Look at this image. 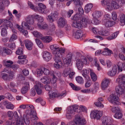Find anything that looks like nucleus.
<instances>
[{
    "instance_id": "obj_1",
    "label": "nucleus",
    "mask_w": 125,
    "mask_h": 125,
    "mask_svg": "<svg viewBox=\"0 0 125 125\" xmlns=\"http://www.w3.org/2000/svg\"><path fill=\"white\" fill-rule=\"evenodd\" d=\"M50 48L52 51V53L55 56L54 59L55 62L54 63V66L57 69H59L63 65L61 58L62 56V53L65 52V49L59 47L56 44L51 45Z\"/></svg>"
},
{
    "instance_id": "obj_2",
    "label": "nucleus",
    "mask_w": 125,
    "mask_h": 125,
    "mask_svg": "<svg viewBox=\"0 0 125 125\" xmlns=\"http://www.w3.org/2000/svg\"><path fill=\"white\" fill-rule=\"evenodd\" d=\"M26 22L24 21L22 22L21 24L22 27L27 29L31 30L33 29V27L31 28L28 24L31 25L33 24L34 22V18L33 16L32 15L28 16L26 18Z\"/></svg>"
},
{
    "instance_id": "obj_3",
    "label": "nucleus",
    "mask_w": 125,
    "mask_h": 125,
    "mask_svg": "<svg viewBox=\"0 0 125 125\" xmlns=\"http://www.w3.org/2000/svg\"><path fill=\"white\" fill-rule=\"evenodd\" d=\"M79 107L77 105H74L68 107L66 115V117L68 119H69L71 118L72 115L74 114V112L76 111Z\"/></svg>"
},
{
    "instance_id": "obj_4",
    "label": "nucleus",
    "mask_w": 125,
    "mask_h": 125,
    "mask_svg": "<svg viewBox=\"0 0 125 125\" xmlns=\"http://www.w3.org/2000/svg\"><path fill=\"white\" fill-rule=\"evenodd\" d=\"M26 108L28 109L26 111V113L27 112L28 113V112L29 111H30L31 112V119L32 121L33 120H37L38 118L36 115V114L35 112H33L32 113L31 111L32 110H33L34 109V107L31 104H26Z\"/></svg>"
},
{
    "instance_id": "obj_5",
    "label": "nucleus",
    "mask_w": 125,
    "mask_h": 125,
    "mask_svg": "<svg viewBox=\"0 0 125 125\" xmlns=\"http://www.w3.org/2000/svg\"><path fill=\"white\" fill-rule=\"evenodd\" d=\"M108 100L109 102L114 105H117L120 104L119 98L115 94L110 95L109 97L108 98Z\"/></svg>"
},
{
    "instance_id": "obj_6",
    "label": "nucleus",
    "mask_w": 125,
    "mask_h": 125,
    "mask_svg": "<svg viewBox=\"0 0 125 125\" xmlns=\"http://www.w3.org/2000/svg\"><path fill=\"white\" fill-rule=\"evenodd\" d=\"M89 62H87V59L85 58L82 61L80 59H78L76 62V64L78 69L81 70L82 69L84 66V64H88Z\"/></svg>"
},
{
    "instance_id": "obj_7",
    "label": "nucleus",
    "mask_w": 125,
    "mask_h": 125,
    "mask_svg": "<svg viewBox=\"0 0 125 125\" xmlns=\"http://www.w3.org/2000/svg\"><path fill=\"white\" fill-rule=\"evenodd\" d=\"M38 6L39 7H36L35 8L34 11H38L42 13H46L48 12L46 10V7L45 6L41 3L38 4Z\"/></svg>"
},
{
    "instance_id": "obj_8",
    "label": "nucleus",
    "mask_w": 125,
    "mask_h": 125,
    "mask_svg": "<svg viewBox=\"0 0 125 125\" xmlns=\"http://www.w3.org/2000/svg\"><path fill=\"white\" fill-rule=\"evenodd\" d=\"M74 121L76 125H85L86 123L84 119L78 116H75Z\"/></svg>"
},
{
    "instance_id": "obj_9",
    "label": "nucleus",
    "mask_w": 125,
    "mask_h": 125,
    "mask_svg": "<svg viewBox=\"0 0 125 125\" xmlns=\"http://www.w3.org/2000/svg\"><path fill=\"white\" fill-rule=\"evenodd\" d=\"M102 115V112L98 111H95L91 112L90 114V116L92 118L99 119Z\"/></svg>"
},
{
    "instance_id": "obj_10",
    "label": "nucleus",
    "mask_w": 125,
    "mask_h": 125,
    "mask_svg": "<svg viewBox=\"0 0 125 125\" xmlns=\"http://www.w3.org/2000/svg\"><path fill=\"white\" fill-rule=\"evenodd\" d=\"M35 83L36 84L34 86L35 89L38 94H41L42 93V88H43L42 84L37 81Z\"/></svg>"
},
{
    "instance_id": "obj_11",
    "label": "nucleus",
    "mask_w": 125,
    "mask_h": 125,
    "mask_svg": "<svg viewBox=\"0 0 125 125\" xmlns=\"http://www.w3.org/2000/svg\"><path fill=\"white\" fill-rule=\"evenodd\" d=\"M111 4L112 7L113 6L115 9H117L123 5L124 2L123 1H122L121 2H119L114 0L111 1Z\"/></svg>"
},
{
    "instance_id": "obj_12",
    "label": "nucleus",
    "mask_w": 125,
    "mask_h": 125,
    "mask_svg": "<svg viewBox=\"0 0 125 125\" xmlns=\"http://www.w3.org/2000/svg\"><path fill=\"white\" fill-rule=\"evenodd\" d=\"M111 0H103L101 1V4L104 6H106L109 10H111L113 9L111 6Z\"/></svg>"
},
{
    "instance_id": "obj_13",
    "label": "nucleus",
    "mask_w": 125,
    "mask_h": 125,
    "mask_svg": "<svg viewBox=\"0 0 125 125\" xmlns=\"http://www.w3.org/2000/svg\"><path fill=\"white\" fill-rule=\"evenodd\" d=\"M72 55L71 52H69L66 56V58H62L63 62L65 64H70L71 62Z\"/></svg>"
},
{
    "instance_id": "obj_14",
    "label": "nucleus",
    "mask_w": 125,
    "mask_h": 125,
    "mask_svg": "<svg viewBox=\"0 0 125 125\" xmlns=\"http://www.w3.org/2000/svg\"><path fill=\"white\" fill-rule=\"evenodd\" d=\"M24 84L25 85L23 86L21 90V93L23 94L26 93L30 89V85L28 82H24Z\"/></svg>"
},
{
    "instance_id": "obj_15",
    "label": "nucleus",
    "mask_w": 125,
    "mask_h": 125,
    "mask_svg": "<svg viewBox=\"0 0 125 125\" xmlns=\"http://www.w3.org/2000/svg\"><path fill=\"white\" fill-rule=\"evenodd\" d=\"M58 26L60 28H63L66 23V21L63 18H61L57 21Z\"/></svg>"
},
{
    "instance_id": "obj_16",
    "label": "nucleus",
    "mask_w": 125,
    "mask_h": 125,
    "mask_svg": "<svg viewBox=\"0 0 125 125\" xmlns=\"http://www.w3.org/2000/svg\"><path fill=\"white\" fill-rule=\"evenodd\" d=\"M110 80L109 79H104L101 83V87L102 89L104 90L107 88L110 83Z\"/></svg>"
},
{
    "instance_id": "obj_17",
    "label": "nucleus",
    "mask_w": 125,
    "mask_h": 125,
    "mask_svg": "<svg viewBox=\"0 0 125 125\" xmlns=\"http://www.w3.org/2000/svg\"><path fill=\"white\" fill-rule=\"evenodd\" d=\"M43 57L44 60L47 62L49 61L52 57L51 54L46 51L43 52Z\"/></svg>"
},
{
    "instance_id": "obj_18",
    "label": "nucleus",
    "mask_w": 125,
    "mask_h": 125,
    "mask_svg": "<svg viewBox=\"0 0 125 125\" xmlns=\"http://www.w3.org/2000/svg\"><path fill=\"white\" fill-rule=\"evenodd\" d=\"M90 20L87 18L83 17L80 22V23L82 25V27H86L88 24L90 23Z\"/></svg>"
},
{
    "instance_id": "obj_19",
    "label": "nucleus",
    "mask_w": 125,
    "mask_h": 125,
    "mask_svg": "<svg viewBox=\"0 0 125 125\" xmlns=\"http://www.w3.org/2000/svg\"><path fill=\"white\" fill-rule=\"evenodd\" d=\"M124 86L118 85L116 86L115 90L116 93L119 95H122L123 94L125 93V91H124L123 87Z\"/></svg>"
},
{
    "instance_id": "obj_20",
    "label": "nucleus",
    "mask_w": 125,
    "mask_h": 125,
    "mask_svg": "<svg viewBox=\"0 0 125 125\" xmlns=\"http://www.w3.org/2000/svg\"><path fill=\"white\" fill-rule=\"evenodd\" d=\"M25 46L27 49L29 50H31L32 48L33 43L30 41L26 40L24 41Z\"/></svg>"
},
{
    "instance_id": "obj_21",
    "label": "nucleus",
    "mask_w": 125,
    "mask_h": 125,
    "mask_svg": "<svg viewBox=\"0 0 125 125\" xmlns=\"http://www.w3.org/2000/svg\"><path fill=\"white\" fill-rule=\"evenodd\" d=\"M117 69V67L116 65H115L113 66L112 70L108 73V75L111 76H115L116 73Z\"/></svg>"
},
{
    "instance_id": "obj_22",
    "label": "nucleus",
    "mask_w": 125,
    "mask_h": 125,
    "mask_svg": "<svg viewBox=\"0 0 125 125\" xmlns=\"http://www.w3.org/2000/svg\"><path fill=\"white\" fill-rule=\"evenodd\" d=\"M3 104L7 109L13 110L14 108L13 105L7 101H4L3 102Z\"/></svg>"
},
{
    "instance_id": "obj_23",
    "label": "nucleus",
    "mask_w": 125,
    "mask_h": 125,
    "mask_svg": "<svg viewBox=\"0 0 125 125\" xmlns=\"http://www.w3.org/2000/svg\"><path fill=\"white\" fill-rule=\"evenodd\" d=\"M49 95L50 98L51 99L58 97V93L56 90H52L51 93L49 94Z\"/></svg>"
},
{
    "instance_id": "obj_24",
    "label": "nucleus",
    "mask_w": 125,
    "mask_h": 125,
    "mask_svg": "<svg viewBox=\"0 0 125 125\" xmlns=\"http://www.w3.org/2000/svg\"><path fill=\"white\" fill-rule=\"evenodd\" d=\"M23 119L25 124L27 125H29L30 120L28 114H24L23 115Z\"/></svg>"
},
{
    "instance_id": "obj_25",
    "label": "nucleus",
    "mask_w": 125,
    "mask_h": 125,
    "mask_svg": "<svg viewBox=\"0 0 125 125\" xmlns=\"http://www.w3.org/2000/svg\"><path fill=\"white\" fill-rule=\"evenodd\" d=\"M119 19L120 21V25L122 26L125 24V15L123 13H121L119 15Z\"/></svg>"
},
{
    "instance_id": "obj_26",
    "label": "nucleus",
    "mask_w": 125,
    "mask_h": 125,
    "mask_svg": "<svg viewBox=\"0 0 125 125\" xmlns=\"http://www.w3.org/2000/svg\"><path fill=\"white\" fill-rule=\"evenodd\" d=\"M3 22L5 24H3L1 25H3L5 28H7L8 27H9L11 28L12 27V24L11 22L9 21L6 19H4Z\"/></svg>"
},
{
    "instance_id": "obj_27",
    "label": "nucleus",
    "mask_w": 125,
    "mask_h": 125,
    "mask_svg": "<svg viewBox=\"0 0 125 125\" xmlns=\"http://www.w3.org/2000/svg\"><path fill=\"white\" fill-rule=\"evenodd\" d=\"M71 72V69L70 66H68L67 68L65 69L63 74V75L64 77H68L69 73Z\"/></svg>"
},
{
    "instance_id": "obj_28",
    "label": "nucleus",
    "mask_w": 125,
    "mask_h": 125,
    "mask_svg": "<svg viewBox=\"0 0 125 125\" xmlns=\"http://www.w3.org/2000/svg\"><path fill=\"white\" fill-rule=\"evenodd\" d=\"M111 118L107 116L103 117L102 120V124L101 125H107L110 122Z\"/></svg>"
},
{
    "instance_id": "obj_29",
    "label": "nucleus",
    "mask_w": 125,
    "mask_h": 125,
    "mask_svg": "<svg viewBox=\"0 0 125 125\" xmlns=\"http://www.w3.org/2000/svg\"><path fill=\"white\" fill-rule=\"evenodd\" d=\"M104 49L106 51H104L102 52L101 54L103 55H110L111 54L113 53L112 51L109 49L107 48H106Z\"/></svg>"
},
{
    "instance_id": "obj_30",
    "label": "nucleus",
    "mask_w": 125,
    "mask_h": 125,
    "mask_svg": "<svg viewBox=\"0 0 125 125\" xmlns=\"http://www.w3.org/2000/svg\"><path fill=\"white\" fill-rule=\"evenodd\" d=\"M82 17V15L79 14L77 13L72 16L71 17V19L73 20L76 21L81 20Z\"/></svg>"
},
{
    "instance_id": "obj_31",
    "label": "nucleus",
    "mask_w": 125,
    "mask_h": 125,
    "mask_svg": "<svg viewBox=\"0 0 125 125\" xmlns=\"http://www.w3.org/2000/svg\"><path fill=\"white\" fill-rule=\"evenodd\" d=\"M5 27L3 25H1L0 26V27L1 29V35L3 36H6L7 34V28H5Z\"/></svg>"
},
{
    "instance_id": "obj_32",
    "label": "nucleus",
    "mask_w": 125,
    "mask_h": 125,
    "mask_svg": "<svg viewBox=\"0 0 125 125\" xmlns=\"http://www.w3.org/2000/svg\"><path fill=\"white\" fill-rule=\"evenodd\" d=\"M4 66L8 67H12V65L13 64V62L11 60H4L3 62Z\"/></svg>"
},
{
    "instance_id": "obj_33",
    "label": "nucleus",
    "mask_w": 125,
    "mask_h": 125,
    "mask_svg": "<svg viewBox=\"0 0 125 125\" xmlns=\"http://www.w3.org/2000/svg\"><path fill=\"white\" fill-rule=\"evenodd\" d=\"M80 22L77 21H73L72 24V26L80 29L82 27V25Z\"/></svg>"
},
{
    "instance_id": "obj_34",
    "label": "nucleus",
    "mask_w": 125,
    "mask_h": 125,
    "mask_svg": "<svg viewBox=\"0 0 125 125\" xmlns=\"http://www.w3.org/2000/svg\"><path fill=\"white\" fill-rule=\"evenodd\" d=\"M82 34L81 33L80 30H78L76 32L73 34V35L74 37L76 39H79L82 36Z\"/></svg>"
},
{
    "instance_id": "obj_35",
    "label": "nucleus",
    "mask_w": 125,
    "mask_h": 125,
    "mask_svg": "<svg viewBox=\"0 0 125 125\" xmlns=\"http://www.w3.org/2000/svg\"><path fill=\"white\" fill-rule=\"evenodd\" d=\"M119 111V112L115 113L114 115V117L119 119H121L123 116V115L121 112V109Z\"/></svg>"
},
{
    "instance_id": "obj_36",
    "label": "nucleus",
    "mask_w": 125,
    "mask_h": 125,
    "mask_svg": "<svg viewBox=\"0 0 125 125\" xmlns=\"http://www.w3.org/2000/svg\"><path fill=\"white\" fill-rule=\"evenodd\" d=\"M93 7V5L92 3H89L86 5L85 6L84 9L85 12L88 13L90 10Z\"/></svg>"
},
{
    "instance_id": "obj_37",
    "label": "nucleus",
    "mask_w": 125,
    "mask_h": 125,
    "mask_svg": "<svg viewBox=\"0 0 125 125\" xmlns=\"http://www.w3.org/2000/svg\"><path fill=\"white\" fill-rule=\"evenodd\" d=\"M52 37L50 36L42 37V40L43 41L45 42H49L52 40Z\"/></svg>"
},
{
    "instance_id": "obj_38",
    "label": "nucleus",
    "mask_w": 125,
    "mask_h": 125,
    "mask_svg": "<svg viewBox=\"0 0 125 125\" xmlns=\"http://www.w3.org/2000/svg\"><path fill=\"white\" fill-rule=\"evenodd\" d=\"M102 13L98 11H95L93 14V17L95 18H98L102 15Z\"/></svg>"
},
{
    "instance_id": "obj_39",
    "label": "nucleus",
    "mask_w": 125,
    "mask_h": 125,
    "mask_svg": "<svg viewBox=\"0 0 125 125\" xmlns=\"http://www.w3.org/2000/svg\"><path fill=\"white\" fill-rule=\"evenodd\" d=\"M40 23L38 24V27L40 29H44L47 28L48 25L46 23L44 22L40 24Z\"/></svg>"
},
{
    "instance_id": "obj_40",
    "label": "nucleus",
    "mask_w": 125,
    "mask_h": 125,
    "mask_svg": "<svg viewBox=\"0 0 125 125\" xmlns=\"http://www.w3.org/2000/svg\"><path fill=\"white\" fill-rule=\"evenodd\" d=\"M90 71L91 72V70L90 69H85L83 71V73H82V75L84 77L87 78L88 77V74L89 73Z\"/></svg>"
},
{
    "instance_id": "obj_41",
    "label": "nucleus",
    "mask_w": 125,
    "mask_h": 125,
    "mask_svg": "<svg viewBox=\"0 0 125 125\" xmlns=\"http://www.w3.org/2000/svg\"><path fill=\"white\" fill-rule=\"evenodd\" d=\"M81 91L83 93H92L93 94L95 93L94 90L92 88L84 89L83 90H82Z\"/></svg>"
},
{
    "instance_id": "obj_42",
    "label": "nucleus",
    "mask_w": 125,
    "mask_h": 125,
    "mask_svg": "<svg viewBox=\"0 0 125 125\" xmlns=\"http://www.w3.org/2000/svg\"><path fill=\"white\" fill-rule=\"evenodd\" d=\"M32 33L35 37L42 39V35L40 33L35 31L32 32Z\"/></svg>"
},
{
    "instance_id": "obj_43",
    "label": "nucleus",
    "mask_w": 125,
    "mask_h": 125,
    "mask_svg": "<svg viewBox=\"0 0 125 125\" xmlns=\"http://www.w3.org/2000/svg\"><path fill=\"white\" fill-rule=\"evenodd\" d=\"M119 33V31H117L115 32L114 33H113L111 35L108 37V39L110 40H112L116 38L118 34Z\"/></svg>"
},
{
    "instance_id": "obj_44",
    "label": "nucleus",
    "mask_w": 125,
    "mask_h": 125,
    "mask_svg": "<svg viewBox=\"0 0 125 125\" xmlns=\"http://www.w3.org/2000/svg\"><path fill=\"white\" fill-rule=\"evenodd\" d=\"M69 85L71 86L73 90L75 91H78L81 89V88H80L79 87L75 86L72 83H70Z\"/></svg>"
},
{
    "instance_id": "obj_45",
    "label": "nucleus",
    "mask_w": 125,
    "mask_h": 125,
    "mask_svg": "<svg viewBox=\"0 0 125 125\" xmlns=\"http://www.w3.org/2000/svg\"><path fill=\"white\" fill-rule=\"evenodd\" d=\"M124 81L123 79H117L116 82L118 84V85L124 86Z\"/></svg>"
},
{
    "instance_id": "obj_46",
    "label": "nucleus",
    "mask_w": 125,
    "mask_h": 125,
    "mask_svg": "<svg viewBox=\"0 0 125 125\" xmlns=\"http://www.w3.org/2000/svg\"><path fill=\"white\" fill-rule=\"evenodd\" d=\"M113 22L109 20L106 21L104 23L105 26L106 27L112 26L113 24Z\"/></svg>"
},
{
    "instance_id": "obj_47",
    "label": "nucleus",
    "mask_w": 125,
    "mask_h": 125,
    "mask_svg": "<svg viewBox=\"0 0 125 125\" xmlns=\"http://www.w3.org/2000/svg\"><path fill=\"white\" fill-rule=\"evenodd\" d=\"M36 72L38 77H39L42 75L43 73V70L42 69H37Z\"/></svg>"
},
{
    "instance_id": "obj_48",
    "label": "nucleus",
    "mask_w": 125,
    "mask_h": 125,
    "mask_svg": "<svg viewBox=\"0 0 125 125\" xmlns=\"http://www.w3.org/2000/svg\"><path fill=\"white\" fill-rule=\"evenodd\" d=\"M3 52L9 55L11 54L12 53V51L8 49L7 48L3 47Z\"/></svg>"
},
{
    "instance_id": "obj_49",
    "label": "nucleus",
    "mask_w": 125,
    "mask_h": 125,
    "mask_svg": "<svg viewBox=\"0 0 125 125\" xmlns=\"http://www.w3.org/2000/svg\"><path fill=\"white\" fill-rule=\"evenodd\" d=\"M5 97H6L10 101H12L14 99V98H13L12 95L10 93H7L5 94Z\"/></svg>"
},
{
    "instance_id": "obj_50",
    "label": "nucleus",
    "mask_w": 125,
    "mask_h": 125,
    "mask_svg": "<svg viewBox=\"0 0 125 125\" xmlns=\"http://www.w3.org/2000/svg\"><path fill=\"white\" fill-rule=\"evenodd\" d=\"M35 41L37 44L40 48H42L43 47V44L40 40L38 39H36Z\"/></svg>"
},
{
    "instance_id": "obj_51",
    "label": "nucleus",
    "mask_w": 125,
    "mask_h": 125,
    "mask_svg": "<svg viewBox=\"0 0 125 125\" xmlns=\"http://www.w3.org/2000/svg\"><path fill=\"white\" fill-rule=\"evenodd\" d=\"M23 51L21 48H19L16 51V54L18 55H21L23 54Z\"/></svg>"
},
{
    "instance_id": "obj_52",
    "label": "nucleus",
    "mask_w": 125,
    "mask_h": 125,
    "mask_svg": "<svg viewBox=\"0 0 125 125\" xmlns=\"http://www.w3.org/2000/svg\"><path fill=\"white\" fill-rule=\"evenodd\" d=\"M111 109L112 112L116 113V112H119V111L121 110V109L118 107H115L111 108Z\"/></svg>"
},
{
    "instance_id": "obj_53",
    "label": "nucleus",
    "mask_w": 125,
    "mask_h": 125,
    "mask_svg": "<svg viewBox=\"0 0 125 125\" xmlns=\"http://www.w3.org/2000/svg\"><path fill=\"white\" fill-rule=\"evenodd\" d=\"M100 33H99V35L105 36H107L109 35V32L108 31H100Z\"/></svg>"
},
{
    "instance_id": "obj_54",
    "label": "nucleus",
    "mask_w": 125,
    "mask_h": 125,
    "mask_svg": "<svg viewBox=\"0 0 125 125\" xmlns=\"http://www.w3.org/2000/svg\"><path fill=\"white\" fill-rule=\"evenodd\" d=\"M8 115V117H10V120H14V118L13 117V114L12 112L11 111H9L7 112Z\"/></svg>"
},
{
    "instance_id": "obj_55",
    "label": "nucleus",
    "mask_w": 125,
    "mask_h": 125,
    "mask_svg": "<svg viewBox=\"0 0 125 125\" xmlns=\"http://www.w3.org/2000/svg\"><path fill=\"white\" fill-rule=\"evenodd\" d=\"M18 13V12L16 10H13V14H15V15L17 18L19 19L21 17V14L20 13Z\"/></svg>"
},
{
    "instance_id": "obj_56",
    "label": "nucleus",
    "mask_w": 125,
    "mask_h": 125,
    "mask_svg": "<svg viewBox=\"0 0 125 125\" xmlns=\"http://www.w3.org/2000/svg\"><path fill=\"white\" fill-rule=\"evenodd\" d=\"M87 82L86 83L85 86L87 88L89 87L91 84V81L90 79H87L86 80Z\"/></svg>"
},
{
    "instance_id": "obj_57",
    "label": "nucleus",
    "mask_w": 125,
    "mask_h": 125,
    "mask_svg": "<svg viewBox=\"0 0 125 125\" xmlns=\"http://www.w3.org/2000/svg\"><path fill=\"white\" fill-rule=\"evenodd\" d=\"M51 79H41V80L43 81L42 82L44 83V84L49 83L50 82Z\"/></svg>"
},
{
    "instance_id": "obj_58",
    "label": "nucleus",
    "mask_w": 125,
    "mask_h": 125,
    "mask_svg": "<svg viewBox=\"0 0 125 125\" xmlns=\"http://www.w3.org/2000/svg\"><path fill=\"white\" fill-rule=\"evenodd\" d=\"M16 125H24V123L23 120L18 119L16 120Z\"/></svg>"
},
{
    "instance_id": "obj_59",
    "label": "nucleus",
    "mask_w": 125,
    "mask_h": 125,
    "mask_svg": "<svg viewBox=\"0 0 125 125\" xmlns=\"http://www.w3.org/2000/svg\"><path fill=\"white\" fill-rule=\"evenodd\" d=\"M95 105L97 107L102 108L104 107L103 105L101 103V102L97 101L94 103Z\"/></svg>"
},
{
    "instance_id": "obj_60",
    "label": "nucleus",
    "mask_w": 125,
    "mask_h": 125,
    "mask_svg": "<svg viewBox=\"0 0 125 125\" xmlns=\"http://www.w3.org/2000/svg\"><path fill=\"white\" fill-rule=\"evenodd\" d=\"M28 62L27 60L26 59H23V60L20 61L19 60L17 62L19 64H26Z\"/></svg>"
},
{
    "instance_id": "obj_61",
    "label": "nucleus",
    "mask_w": 125,
    "mask_h": 125,
    "mask_svg": "<svg viewBox=\"0 0 125 125\" xmlns=\"http://www.w3.org/2000/svg\"><path fill=\"white\" fill-rule=\"evenodd\" d=\"M51 16L52 17V18L54 20L57 18L58 13L57 12H55L53 13H52L51 14Z\"/></svg>"
},
{
    "instance_id": "obj_62",
    "label": "nucleus",
    "mask_w": 125,
    "mask_h": 125,
    "mask_svg": "<svg viewBox=\"0 0 125 125\" xmlns=\"http://www.w3.org/2000/svg\"><path fill=\"white\" fill-rule=\"evenodd\" d=\"M51 16L52 17V18L54 20L57 18L58 13L57 12H55L53 13H52L51 14Z\"/></svg>"
},
{
    "instance_id": "obj_63",
    "label": "nucleus",
    "mask_w": 125,
    "mask_h": 125,
    "mask_svg": "<svg viewBox=\"0 0 125 125\" xmlns=\"http://www.w3.org/2000/svg\"><path fill=\"white\" fill-rule=\"evenodd\" d=\"M51 16L52 17V18L54 20L57 18L58 13L57 12H55L53 13H52L51 14Z\"/></svg>"
},
{
    "instance_id": "obj_64",
    "label": "nucleus",
    "mask_w": 125,
    "mask_h": 125,
    "mask_svg": "<svg viewBox=\"0 0 125 125\" xmlns=\"http://www.w3.org/2000/svg\"><path fill=\"white\" fill-rule=\"evenodd\" d=\"M42 69H43V73L44 74L47 75H48L50 73L49 70L46 68H43Z\"/></svg>"
}]
</instances>
